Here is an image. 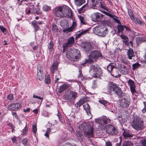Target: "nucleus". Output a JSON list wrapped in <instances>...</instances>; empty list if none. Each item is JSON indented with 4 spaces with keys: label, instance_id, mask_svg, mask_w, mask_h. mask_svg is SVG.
I'll use <instances>...</instances> for the list:
<instances>
[{
    "label": "nucleus",
    "instance_id": "4c0bfd02",
    "mask_svg": "<svg viewBox=\"0 0 146 146\" xmlns=\"http://www.w3.org/2000/svg\"><path fill=\"white\" fill-rule=\"evenodd\" d=\"M133 145V143L130 141H125L122 146H131Z\"/></svg>",
    "mask_w": 146,
    "mask_h": 146
},
{
    "label": "nucleus",
    "instance_id": "393cba45",
    "mask_svg": "<svg viewBox=\"0 0 146 146\" xmlns=\"http://www.w3.org/2000/svg\"><path fill=\"white\" fill-rule=\"evenodd\" d=\"M68 85L64 84L61 86L58 89V92L60 93H61L66 90L68 87Z\"/></svg>",
    "mask_w": 146,
    "mask_h": 146
},
{
    "label": "nucleus",
    "instance_id": "c756f323",
    "mask_svg": "<svg viewBox=\"0 0 146 146\" xmlns=\"http://www.w3.org/2000/svg\"><path fill=\"white\" fill-rule=\"evenodd\" d=\"M102 28L101 27H95L94 28L93 31L94 33L97 35H101V34H100H100L99 33L100 32Z\"/></svg>",
    "mask_w": 146,
    "mask_h": 146
},
{
    "label": "nucleus",
    "instance_id": "a19ab883",
    "mask_svg": "<svg viewBox=\"0 0 146 146\" xmlns=\"http://www.w3.org/2000/svg\"><path fill=\"white\" fill-rule=\"evenodd\" d=\"M78 17L80 20L81 23L83 24H86L85 21L84 17H82L81 15H78Z\"/></svg>",
    "mask_w": 146,
    "mask_h": 146
},
{
    "label": "nucleus",
    "instance_id": "680f3d73",
    "mask_svg": "<svg viewBox=\"0 0 146 146\" xmlns=\"http://www.w3.org/2000/svg\"><path fill=\"white\" fill-rule=\"evenodd\" d=\"M79 72L80 73V74L78 76V77L79 78H80L81 79L83 80L84 78L83 77V75H82V73H81V70L80 69L79 70Z\"/></svg>",
    "mask_w": 146,
    "mask_h": 146
},
{
    "label": "nucleus",
    "instance_id": "bb28decb",
    "mask_svg": "<svg viewBox=\"0 0 146 146\" xmlns=\"http://www.w3.org/2000/svg\"><path fill=\"white\" fill-rule=\"evenodd\" d=\"M58 63L57 62H55L52 64L51 69L50 72L52 74H53L54 71L56 70L58 66Z\"/></svg>",
    "mask_w": 146,
    "mask_h": 146
},
{
    "label": "nucleus",
    "instance_id": "dca6fc26",
    "mask_svg": "<svg viewBox=\"0 0 146 146\" xmlns=\"http://www.w3.org/2000/svg\"><path fill=\"white\" fill-rule=\"evenodd\" d=\"M71 93L72 91L70 90H68L65 92L64 98L68 102H71L72 100Z\"/></svg>",
    "mask_w": 146,
    "mask_h": 146
},
{
    "label": "nucleus",
    "instance_id": "052dcab7",
    "mask_svg": "<svg viewBox=\"0 0 146 146\" xmlns=\"http://www.w3.org/2000/svg\"><path fill=\"white\" fill-rule=\"evenodd\" d=\"M7 99L9 100H12L13 99V96L12 94H10L7 96Z\"/></svg>",
    "mask_w": 146,
    "mask_h": 146
},
{
    "label": "nucleus",
    "instance_id": "3c124183",
    "mask_svg": "<svg viewBox=\"0 0 146 146\" xmlns=\"http://www.w3.org/2000/svg\"><path fill=\"white\" fill-rule=\"evenodd\" d=\"M97 81L94 80L92 82V87L93 88H94L97 87Z\"/></svg>",
    "mask_w": 146,
    "mask_h": 146
},
{
    "label": "nucleus",
    "instance_id": "ea45409f",
    "mask_svg": "<svg viewBox=\"0 0 146 146\" xmlns=\"http://www.w3.org/2000/svg\"><path fill=\"white\" fill-rule=\"evenodd\" d=\"M117 27L118 28V30L119 32H122L123 31L125 27L124 26L121 25H118Z\"/></svg>",
    "mask_w": 146,
    "mask_h": 146
},
{
    "label": "nucleus",
    "instance_id": "1a4fd4ad",
    "mask_svg": "<svg viewBox=\"0 0 146 146\" xmlns=\"http://www.w3.org/2000/svg\"><path fill=\"white\" fill-rule=\"evenodd\" d=\"M84 134L87 137H92L94 134L93 128L91 125L84 131Z\"/></svg>",
    "mask_w": 146,
    "mask_h": 146
},
{
    "label": "nucleus",
    "instance_id": "a878e982",
    "mask_svg": "<svg viewBox=\"0 0 146 146\" xmlns=\"http://www.w3.org/2000/svg\"><path fill=\"white\" fill-rule=\"evenodd\" d=\"M87 101V99L86 98H83L80 100V101L76 103L75 105L77 107H80Z\"/></svg>",
    "mask_w": 146,
    "mask_h": 146
},
{
    "label": "nucleus",
    "instance_id": "864d4df0",
    "mask_svg": "<svg viewBox=\"0 0 146 146\" xmlns=\"http://www.w3.org/2000/svg\"><path fill=\"white\" fill-rule=\"evenodd\" d=\"M51 131V130L50 129V128H48L47 129L46 131V133L44 134V135L47 137H48V134L49 133H50Z\"/></svg>",
    "mask_w": 146,
    "mask_h": 146
},
{
    "label": "nucleus",
    "instance_id": "5fc2aeb1",
    "mask_svg": "<svg viewBox=\"0 0 146 146\" xmlns=\"http://www.w3.org/2000/svg\"><path fill=\"white\" fill-rule=\"evenodd\" d=\"M32 129L33 132L35 133L37 130L36 125H33L32 127Z\"/></svg>",
    "mask_w": 146,
    "mask_h": 146
},
{
    "label": "nucleus",
    "instance_id": "9d476101",
    "mask_svg": "<svg viewBox=\"0 0 146 146\" xmlns=\"http://www.w3.org/2000/svg\"><path fill=\"white\" fill-rule=\"evenodd\" d=\"M82 48L83 50L86 52L91 51L92 50V47L90 44L87 42H84L82 43Z\"/></svg>",
    "mask_w": 146,
    "mask_h": 146
},
{
    "label": "nucleus",
    "instance_id": "a18cd8bd",
    "mask_svg": "<svg viewBox=\"0 0 146 146\" xmlns=\"http://www.w3.org/2000/svg\"><path fill=\"white\" fill-rule=\"evenodd\" d=\"M77 95V94L76 92L72 91L71 97L72 100H74L76 98Z\"/></svg>",
    "mask_w": 146,
    "mask_h": 146
},
{
    "label": "nucleus",
    "instance_id": "774afa93",
    "mask_svg": "<svg viewBox=\"0 0 146 146\" xmlns=\"http://www.w3.org/2000/svg\"><path fill=\"white\" fill-rule=\"evenodd\" d=\"M63 146H74L73 145H71L69 143H67L64 145Z\"/></svg>",
    "mask_w": 146,
    "mask_h": 146
},
{
    "label": "nucleus",
    "instance_id": "79ce46f5",
    "mask_svg": "<svg viewBox=\"0 0 146 146\" xmlns=\"http://www.w3.org/2000/svg\"><path fill=\"white\" fill-rule=\"evenodd\" d=\"M54 46L53 43L52 41H50L49 44V45L48 46V49L49 51H52L53 48V46Z\"/></svg>",
    "mask_w": 146,
    "mask_h": 146
},
{
    "label": "nucleus",
    "instance_id": "f3484780",
    "mask_svg": "<svg viewBox=\"0 0 146 146\" xmlns=\"http://www.w3.org/2000/svg\"><path fill=\"white\" fill-rule=\"evenodd\" d=\"M43 70L42 68H40V67L38 68L37 77L40 81L42 80L44 76V74H43Z\"/></svg>",
    "mask_w": 146,
    "mask_h": 146
},
{
    "label": "nucleus",
    "instance_id": "0eeeda50",
    "mask_svg": "<svg viewBox=\"0 0 146 146\" xmlns=\"http://www.w3.org/2000/svg\"><path fill=\"white\" fill-rule=\"evenodd\" d=\"M105 129L106 133L110 135H114L117 133V130L113 126L110 125H106Z\"/></svg>",
    "mask_w": 146,
    "mask_h": 146
},
{
    "label": "nucleus",
    "instance_id": "5701e85b",
    "mask_svg": "<svg viewBox=\"0 0 146 146\" xmlns=\"http://www.w3.org/2000/svg\"><path fill=\"white\" fill-rule=\"evenodd\" d=\"M121 71V72L123 74L125 75L127 74L128 72V69L126 68L125 66L122 64L120 65Z\"/></svg>",
    "mask_w": 146,
    "mask_h": 146
},
{
    "label": "nucleus",
    "instance_id": "338daca9",
    "mask_svg": "<svg viewBox=\"0 0 146 146\" xmlns=\"http://www.w3.org/2000/svg\"><path fill=\"white\" fill-rule=\"evenodd\" d=\"M106 146H112V144L110 142L107 141L106 143Z\"/></svg>",
    "mask_w": 146,
    "mask_h": 146
},
{
    "label": "nucleus",
    "instance_id": "c85d7f7f",
    "mask_svg": "<svg viewBox=\"0 0 146 146\" xmlns=\"http://www.w3.org/2000/svg\"><path fill=\"white\" fill-rule=\"evenodd\" d=\"M31 24L35 29V31H36L40 28L38 26L37 22L35 20L31 22Z\"/></svg>",
    "mask_w": 146,
    "mask_h": 146
},
{
    "label": "nucleus",
    "instance_id": "39448f33",
    "mask_svg": "<svg viewBox=\"0 0 146 146\" xmlns=\"http://www.w3.org/2000/svg\"><path fill=\"white\" fill-rule=\"evenodd\" d=\"M131 126L135 129L141 130L144 127L143 121L139 118L134 119L132 121Z\"/></svg>",
    "mask_w": 146,
    "mask_h": 146
},
{
    "label": "nucleus",
    "instance_id": "72a5a7b5",
    "mask_svg": "<svg viewBox=\"0 0 146 146\" xmlns=\"http://www.w3.org/2000/svg\"><path fill=\"white\" fill-rule=\"evenodd\" d=\"M88 30H85L82 31L81 32L77 34L76 35V39L77 38H78L80 37L81 36L84 35L85 34L88 33Z\"/></svg>",
    "mask_w": 146,
    "mask_h": 146
},
{
    "label": "nucleus",
    "instance_id": "4468645a",
    "mask_svg": "<svg viewBox=\"0 0 146 146\" xmlns=\"http://www.w3.org/2000/svg\"><path fill=\"white\" fill-rule=\"evenodd\" d=\"M102 15L99 13H95L92 14L91 15L92 19L93 21L95 22L100 21Z\"/></svg>",
    "mask_w": 146,
    "mask_h": 146
},
{
    "label": "nucleus",
    "instance_id": "4be33fe9",
    "mask_svg": "<svg viewBox=\"0 0 146 146\" xmlns=\"http://www.w3.org/2000/svg\"><path fill=\"white\" fill-rule=\"evenodd\" d=\"M83 106L84 109L86 110L88 115V116H90V118L91 117L92 115L90 112V108L89 104H86Z\"/></svg>",
    "mask_w": 146,
    "mask_h": 146
},
{
    "label": "nucleus",
    "instance_id": "09e8293b",
    "mask_svg": "<svg viewBox=\"0 0 146 146\" xmlns=\"http://www.w3.org/2000/svg\"><path fill=\"white\" fill-rule=\"evenodd\" d=\"M0 30H1L3 33L5 35L7 33L6 29L3 26H0Z\"/></svg>",
    "mask_w": 146,
    "mask_h": 146
},
{
    "label": "nucleus",
    "instance_id": "7c9ffc66",
    "mask_svg": "<svg viewBox=\"0 0 146 146\" xmlns=\"http://www.w3.org/2000/svg\"><path fill=\"white\" fill-rule=\"evenodd\" d=\"M134 53L133 50L131 49H129L127 51V54L128 55V58L130 59H131L132 57L134 56Z\"/></svg>",
    "mask_w": 146,
    "mask_h": 146
},
{
    "label": "nucleus",
    "instance_id": "58836bf2",
    "mask_svg": "<svg viewBox=\"0 0 146 146\" xmlns=\"http://www.w3.org/2000/svg\"><path fill=\"white\" fill-rule=\"evenodd\" d=\"M99 33H100L101 35H98L102 37H104L106 36V32L105 31V30L103 28H102Z\"/></svg>",
    "mask_w": 146,
    "mask_h": 146
},
{
    "label": "nucleus",
    "instance_id": "ddd939ff",
    "mask_svg": "<svg viewBox=\"0 0 146 146\" xmlns=\"http://www.w3.org/2000/svg\"><path fill=\"white\" fill-rule=\"evenodd\" d=\"M128 14L132 20L135 22L138 23L140 24H142V22L141 21L139 20L138 19L134 17L133 14L131 10L128 9Z\"/></svg>",
    "mask_w": 146,
    "mask_h": 146
},
{
    "label": "nucleus",
    "instance_id": "e2e57ef3",
    "mask_svg": "<svg viewBox=\"0 0 146 146\" xmlns=\"http://www.w3.org/2000/svg\"><path fill=\"white\" fill-rule=\"evenodd\" d=\"M141 144L142 146H146V139L142 141Z\"/></svg>",
    "mask_w": 146,
    "mask_h": 146
},
{
    "label": "nucleus",
    "instance_id": "412c9836",
    "mask_svg": "<svg viewBox=\"0 0 146 146\" xmlns=\"http://www.w3.org/2000/svg\"><path fill=\"white\" fill-rule=\"evenodd\" d=\"M123 134L124 138L125 139L132 137L133 136V134H132L130 131L128 130H125L123 133Z\"/></svg>",
    "mask_w": 146,
    "mask_h": 146
},
{
    "label": "nucleus",
    "instance_id": "20e7f679",
    "mask_svg": "<svg viewBox=\"0 0 146 146\" xmlns=\"http://www.w3.org/2000/svg\"><path fill=\"white\" fill-rule=\"evenodd\" d=\"M60 25L62 28L65 29L64 32H70L74 30L76 27L77 24L76 22L73 21L71 27L67 28L68 26L67 21L65 19L62 20L60 22Z\"/></svg>",
    "mask_w": 146,
    "mask_h": 146
},
{
    "label": "nucleus",
    "instance_id": "69168bd1",
    "mask_svg": "<svg viewBox=\"0 0 146 146\" xmlns=\"http://www.w3.org/2000/svg\"><path fill=\"white\" fill-rule=\"evenodd\" d=\"M12 142L13 143H15L16 142V137L15 136H14L11 138Z\"/></svg>",
    "mask_w": 146,
    "mask_h": 146
},
{
    "label": "nucleus",
    "instance_id": "e433bc0d",
    "mask_svg": "<svg viewBox=\"0 0 146 146\" xmlns=\"http://www.w3.org/2000/svg\"><path fill=\"white\" fill-rule=\"evenodd\" d=\"M113 74H111V75L113 77L115 78H118V77H120L121 75L119 74L117 70H116L115 72H113Z\"/></svg>",
    "mask_w": 146,
    "mask_h": 146
},
{
    "label": "nucleus",
    "instance_id": "f257e3e1",
    "mask_svg": "<svg viewBox=\"0 0 146 146\" xmlns=\"http://www.w3.org/2000/svg\"><path fill=\"white\" fill-rule=\"evenodd\" d=\"M66 56L72 61H77L80 56V51L76 49H70L67 53Z\"/></svg>",
    "mask_w": 146,
    "mask_h": 146
},
{
    "label": "nucleus",
    "instance_id": "a211bd4d",
    "mask_svg": "<svg viewBox=\"0 0 146 146\" xmlns=\"http://www.w3.org/2000/svg\"><path fill=\"white\" fill-rule=\"evenodd\" d=\"M127 83L130 87L131 91L132 94L135 92V85L134 82L131 80L129 79L127 81Z\"/></svg>",
    "mask_w": 146,
    "mask_h": 146
},
{
    "label": "nucleus",
    "instance_id": "9b49d317",
    "mask_svg": "<svg viewBox=\"0 0 146 146\" xmlns=\"http://www.w3.org/2000/svg\"><path fill=\"white\" fill-rule=\"evenodd\" d=\"M74 38L72 36L70 38H68L67 42L64 43L63 45V47L64 49L68 47H70L72 46L74 43Z\"/></svg>",
    "mask_w": 146,
    "mask_h": 146
},
{
    "label": "nucleus",
    "instance_id": "2f4dec72",
    "mask_svg": "<svg viewBox=\"0 0 146 146\" xmlns=\"http://www.w3.org/2000/svg\"><path fill=\"white\" fill-rule=\"evenodd\" d=\"M85 2V0H75V4L78 6H80Z\"/></svg>",
    "mask_w": 146,
    "mask_h": 146
},
{
    "label": "nucleus",
    "instance_id": "603ef678",
    "mask_svg": "<svg viewBox=\"0 0 146 146\" xmlns=\"http://www.w3.org/2000/svg\"><path fill=\"white\" fill-rule=\"evenodd\" d=\"M51 9L50 7H48L47 5H45L43 7V9L44 11H47L50 10Z\"/></svg>",
    "mask_w": 146,
    "mask_h": 146
},
{
    "label": "nucleus",
    "instance_id": "cd10ccee",
    "mask_svg": "<svg viewBox=\"0 0 146 146\" xmlns=\"http://www.w3.org/2000/svg\"><path fill=\"white\" fill-rule=\"evenodd\" d=\"M114 93L117 95L118 97L120 98L122 96V92L121 90V88L119 87H118L116 90L114 91Z\"/></svg>",
    "mask_w": 146,
    "mask_h": 146
},
{
    "label": "nucleus",
    "instance_id": "aec40b11",
    "mask_svg": "<svg viewBox=\"0 0 146 146\" xmlns=\"http://www.w3.org/2000/svg\"><path fill=\"white\" fill-rule=\"evenodd\" d=\"M90 125L86 123H82L79 125V128L80 130L82 131H83L84 133V131L86 130V129L89 127Z\"/></svg>",
    "mask_w": 146,
    "mask_h": 146
},
{
    "label": "nucleus",
    "instance_id": "6e6d98bb",
    "mask_svg": "<svg viewBox=\"0 0 146 146\" xmlns=\"http://www.w3.org/2000/svg\"><path fill=\"white\" fill-rule=\"evenodd\" d=\"M27 142L28 139H24L22 140V143L25 145H27Z\"/></svg>",
    "mask_w": 146,
    "mask_h": 146
},
{
    "label": "nucleus",
    "instance_id": "37998d69",
    "mask_svg": "<svg viewBox=\"0 0 146 146\" xmlns=\"http://www.w3.org/2000/svg\"><path fill=\"white\" fill-rule=\"evenodd\" d=\"M140 64L138 62L132 65L133 70H135V69L140 66Z\"/></svg>",
    "mask_w": 146,
    "mask_h": 146
},
{
    "label": "nucleus",
    "instance_id": "c9c22d12",
    "mask_svg": "<svg viewBox=\"0 0 146 146\" xmlns=\"http://www.w3.org/2000/svg\"><path fill=\"white\" fill-rule=\"evenodd\" d=\"M34 13L35 14H36L37 15H40L41 14V12L38 6H37L36 8H35V10H33Z\"/></svg>",
    "mask_w": 146,
    "mask_h": 146
},
{
    "label": "nucleus",
    "instance_id": "2eb2a0df",
    "mask_svg": "<svg viewBox=\"0 0 146 146\" xmlns=\"http://www.w3.org/2000/svg\"><path fill=\"white\" fill-rule=\"evenodd\" d=\"M63 7H59L55 9V15L59 17H63Z\"/></svg>",
    "mask_w": 146,
    "mask_h": 146
},
{
    "label": "nucleus",
    "instance_id": "473e14b6",
    "mask_svg": "<svg viewBox=\"0 0 146 146\" xmlns=\"http://www.w3.org/2000/svg\"><path fill=\"white\" fill-rule=\"evenodd\" d=\"M87 9V5L86 4L83 6L80 9H78V11L79 13H83Z\"/></svg>",
    "mask_w": 146,
    "mask_h": 146
},
{
    "label": "nucleus",
    "instance_id": "6e6552de",
    "mask_svg": "<svg viewBox=\"0 0 146 146\" xmlns=\"http://www.w3.org/2000/svg\"><path fill=\"white\" fill-rule=\"evenodd\" d=\"M63 17H68L69 18L71 17L72 13L71 11L69 9L67 6L63 7L62 11Z\"/></svg>",
    "mask_w": 146,
    "mask_h": 146
},
{
    "label": "nucleus",
    "instance_id": "de8ad7c7",
    "mask_svg": "<svg viewBox=\"0 0 146 146\" xmlns=\"http://www.w3.org/2000/svg\"><path fill=\"white\" fill-rule=\"evenodd\" d=\"M98 102L100 104H102L104 106H106V104H107L108 103L107 101L101 99L99 100Z\"/></svg>",
    "mask_w": 146,
    "mask_h": 146
},
{
    "label": "nucleus",
    "instance_id": "6ab92c4d",
    "mask_svg": "<svg viewBox=\"0 0 146 146\" xmlns=\"http://www.w3.org/2000/svg\"><path fill=\"white\" fill-rule=\"evenodd\" d=\"M118 87L117 85L111 82H109L108 85V88L111 91L112 90L114 91Z\"/></svg>",
    "mask_w": 146,
    "mask_h": 146
},
{
    "label": "nucleus",
    "instance_id": "8fccbe9b",
    "mask_svg": "<svg viewBox=\"0 0 146 146\" xmlns=\"http://www.w3.org/2000/svg\"><path fill=\"white\" fill-rule=\"evenodd\" d=\"M50 80L48 76H46L45 77V82L46 84H49L50 83Z\"/></svg>",
    "mask_w": 146,
    "mask_h": 146
},
{
    "label": "nucleus",
    "instance_id": "c03bdc74",
    "mask_svg": "<svg viewBox=\"0 0 146 146\" xmlns=\"http://www.w3.org/2000/svg\"><path fill=\"white\" fill-rule=\"evenodd\" d=\"M52 31L54 32H57L58 29L57 26L54 24H53L52 25Z\"/></svg>",
    "mask_w": 146,
    "mask_h": 146
},
{
    "label": "nucleus",
    "instance_id": "13d9d810",
    "mask_svg": "<svg viewBox=\"0 0 146 146\" xmlns=\"http://www.w3.org/2000/svg\"><path fill=\"white\" fill-rule=\"evenodd\" d=\"M143 104L144 105V108L142 110V111L143 113H145L146 112V102H143Z\"/></svg>",
    "mask_w": 146,
    "mask_h": 146
},
{
    "label": "nucleus",
    "instance_id": "4d7b16f0",
    "mask_svg": "<svg viewBox=\"0 0 146 146\" xmlns=\"http://www.w3.org/2000/svg\"><path fill=\"white\" fill-rule=\"evenodd\" d=\"M27 130L28 129L27 127L26 126L23 130V135H25L27 133Z\"/></svg>",
    "mask_w": 146,
    "mask_h": 146
},
{
    "label": "nucleus",
    "instance_id": "7ed1b4c3",
    "mask_svg": "<svg viewBox=\"0 0 146 146\" xmlns=\"http://www.w3.org/2000/svg\"><path fill=\"white\" fill-rule=\"evenodd\" d=\"M89 71L90 74L95 78L99 77L102 75L101 68L96 64L90 65Z\"/></svg>",
    "mask_w": 146,
    "mask_h": 146
},
{
    "label": "nucleus",
    "instance_id": "0e129e2a",
    "mask_svg": "<svg viewBox=\"0 0 146 146\" xmlns=\"http://www.w3.org/2000/svg\"><path fill=\"white\" fill-rule=\"evenodd\" d=\"M33 97L34 98H37L38 99H39L41 100L42 101L43 100V98H41L40 97L38 96L35 95H33Z\"/></svg>",
    "mask_w": 146,
    "mask_h": 146
},
{
    "label": "nucleus",
    "instance_id": "423d86ee",
    "mask_svg": "<svg viewBox=\"0 0 146 146\" xmlns=\"http://www.w3.org/2000/svg\"><path fill=\"white\" fill-rule=\"evenodd\" d=\"M130 104V99L129 98L127 97L124 98L119 101L120 106L123 108L128 107Z\"/></svg>",
    "mask_w": 146,
    "mask_h": 146
},
{
    "label": "nucleus",
    "instance_id": "f8f14e48",
    "mask_svg": "<svg viewBox=\"0 0 146 146\" xmlns=\"http://www.w3.org/2000/svg\"><path fill=\"white\" fill-rule=\"evenodd\" d=\"M21 106L19 103L11 104L9 105L8 109L11 110H16L21 108Z\"/></svg>",
    "mask_w": 146,
    "mask_h": 146
},
{
    "label": "nucleus",
    "instance_id": "b1692460",
    "mask_svg": "<svg viewBox=\"0 0 146 146\" xmlns=\"http://www.w3.org/2000/svg\"><path fill=\"white\" fill-rule=\"evenodd\" d=\"M116 64L114 63H110L107 66V69L109 72H111L115 68Z\"/></svg>",
    "mask_w": 146,
    "mask_h": 146
},
{
    "label": "nucleus",
    "instance_id": "f704fd0d",
    "mask_svg": "<svg viewBox=\"0 0 146 146\" xmlns=\"http://www.w3.org/2000/svg\"><path fill=\"white\" fill-rule=\"evenodd\" d=\"M76 135L77 138L79 139H82L83 137V136L82 134L79 131H77L76 132Z\"/></svg>",
    "mask_w": 146,
    "mask_h": 146
},
{
    "label": "nucleus",
    "instance_id": "f03ea898",
    "mask_svg": "<svg viewBox=\"0 0 146 146\" xmlns=\"http://www.w3.org/2000/svg\"><path fill=\"white\" fill-rule=\"evenodd\" d=\"M101 53L98 51L94 50L92 52L89 56L88 59H85L82 63L84 66L86 64H89L96 61V59L101 56Z\"/></svg>",
    "mask_w": 146,
    "mask_h": 146
},
{
    "label": "nucleus",
    "instance_id": "49530a36",
    "mask_svg": "<svg viewBox=\"0 0 146 146\" xmlns=\"http://www.w3.org/2000/svg\"><path fill=\"white\" fill-rule=\"evenodd\" d=\"M104 123L105 124L109 123L110 122V119L108 118H104L102 119Z\"/></svg>",
    "mask_w": 146,
    "mask_h": 146
},
{
    "label": "nucleus",
    "instance_id": "bf43d9fd",
    "mask_svg": "<svg viewBox=\"0 0 146 146\" xmlns=\"http://www.w3.org/2000/svg\"><path fill=\"white\" fill-rule=\"evenodd\" d=\"M123 41L126 45H127L129 42L128 37L126 38V39H123Z\"/></svg>",
    "mask_w": 146,
    "mask_h": 146
}]
</instances>
